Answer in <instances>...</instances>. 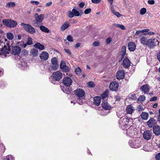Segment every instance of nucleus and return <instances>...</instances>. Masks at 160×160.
Masks as SVG:
<instances>
[{
    "label": "nucleus",
    "instance_id": "f257e3e1",
    "mask_svg": "<svg viewBox=\"0 0 160 160\" xmlns=\"http://www.w3.org/2000/svg\"><path fill=\"white\" fill-rule=\"evenodd\" d=\"M35 19L32 22V25L35 27H39L44 19V15L43 14L38 15L36 13L34 15Z\"/></svg>",
    "mask_w": 160,
    "mask_h": 160
},
{
    "label": "nucleus",
    "instance_id": "f03ea898",
    "mask_svg": "<svg viewBox=\"0 0 160 160\" xmlns=\"http://www.w3.org/2000/svg\"><path fill=\"white\" fill-rule=\"evenodd\" d=\"M21 25L23 27L24 29L30 34H33L36 32L35 28L29 24H26L22 22Z\"/></svg>",
    "mask_w": 160,
    "mask_h": 160
},
{
    "label": "nucleus",
    "instance_id": "7ed1b4c3",
    "mask_svg": "<svg viewBox=\"0 0 160 160\" xmlns=\"http://www.w3.org/2000/svg\"><path fill=\"white\" fill-rule=\"evenodd\" d=\"M159 42L158 40H156L154 38H151L148 39L146 45L150 49H152L155 47L157 45H159Z\"/></svg>",
    "mask_w": 160,
    "mask_h": 160
},
{
    "label": "nucleus",
    "instance_id": "20e7f679",
    "mask_svg": "<svg viewBox=\"0 0 160 160\" xmlns=\"http://www.w3.org/2000/svg\"><path fill=\"white\" fill-rule=\"evenodd\" d=\"M129 122V120L127 117H124L121 118L119 121L120 125L121 128L124 129H125L124 127L126 128L128 126Z\"/></svg>",
    "mask_w": 160,
    "mask_h": 160
},
{
    "label": "nucleus",
    "instance_id": "39448f33",
    "mask_svg": "<svg viewBox=\"0 0 160 160\" xmlns=\"http://www.w3.org/2000/svg\"><path fill=\"white\" fill-rule=\"evenodd\" d=\"M75 93L79 99H82L85 95L84 91L82 89L78 88L75 91Z\"/></svg>",
    "mask_w": 160,
    "mask_h": 160
},
{
    "label": "nucleus",
    "instance_id": "423d86ee",
    "mask_svg": "<svg viewBox=\"0 0 160 160\" xmlns=\"http://www.w3.org/2000/svg\"><path fill=\"white\" fill-rule=\"evenodd\" d=\"M10 51V48L8 46L5 45L0 51V55L3 54H8Z\"/></svg>",
    "mask_w": 160,
    "mask_h": 160
},
{
    "label": "nucleus",
    "instance_id": "0eeeda50",
    "mask_svg": "<svg viewBox=\"0 0 160 160\" xmlns=\"http://www.w3.org/2000/svg\"><path fill=\"white\" fill-rule=\"evenodd\" d=\"M52 76L56 81H59L62 77V73L59 71H57L53 73Z\"/></svg>",
    "mask_w": 160,
    "mask_h": 160
},
{
    "label": "nucleus",
    "instance_id": "6e6552de",
    "mask_svg": "<svg viewBox=\"0 0 160 160\" xmlns=\"http://www.w3.org/2000/svg\"><path fill=\"white\" fill-rule=\"evenodd\" d=\"M118 84L117 82L115 81L111 82L109 85V88L112 91H116L118 90Z\"/></svg>",
    "mask_w": 160,
    "mask_h": 160
},
{
    "label": "nucleus",
    "instance_id": "1a4fd4ad",
    "mask_svg": "<svg viewBox=\"0 0 160 160\" xmlns=\"http://www.w3.org/2000/svg\"><path fill=\"white\" fill-rule=\"evenodd\" d=\"M147 124L149 128L154 127L157 123L155 119L153 118H151L147 122Z\"/></svg>",
    "mask_w": 160,
    "mask_h": 160
},
{
    "label": "nucleus",
    "instance_id": "9d476101",
    "mask_svg": "<svg viewBox=\"0 0 160 160\" xmlns=\"http://www.w3.org/2000/svg\"><path fill=\"white\" fill-rule=\"evenodd\" d=\"M63 83L65 86L69 87L72 84V80L69 77H65L63 80Z\"/></svg>",
    "mask_w": 160,
    "mask_h": 160
},
{
    "label": "nucleus",
    "instance_id": "9b49d317",
    "mask_svg": "<svg viewBox=\"0 0 160 160\" xmlns=\"http://www.w3.org/2000/svg\"><path fill=\"white\" fill-rule=\"evenodd\" d=\"M18 44H20L19 45L21 46L24 48H25L27 45H30L32 44V39L31 38L28 37L26 43H24L23 42H19Z\"/></svg>",
    "mask_w": 160,
    "mask_h": 160
},
{
    "label": "nucleus",
    "instance_id": "f8f14e48",
    "mask_svg": "<svg viewBox=\"0 0 160 160\" xmlns=\"http://www.w3.org/2000/svg\"><path fill=\"white\" fill-rule=\"evenodd\" d=\"M12 49V53L14 55H18L21 52V48L18 46L13 47Z\"/></svg>",
    "mask_w": 160,
    "mask_h": 160
},
{
    "label": "nucleus",
    "instance_id": "ddd939ff",
    "mask_svg": "<svg viewBox=\"0 0 160 160\" xmlns=\"http://www.w3.org/2000/svg\"><path fill=\"white\" fill-rule=\"evenodd\" d=\"M144 138L146 140H150L152 137V133L151 132L148 130L145 131L143 134Z\"/></svg>",
    "mask_w": 160,
    "mask_h": 160
},
{
    "label": "nucleus",
    "instance_id": "4468645a",
    "mask_svg": "<svg viewBox=\"0 0 160 160\" xmlns=\"http://www.w3.org/2000/svg\"><path fill=\"white\" fill-rule=\"evenodd\" d=\"M117 78L120 80L123 79L125 77V72L123 70H119L118 71L116 75Z\"/></svg>",
    "mask_w": 160,
    "mask_h": 160
},
{
    "label": "nucleus",
    "instance_id": "2eb2a0df",
    "mask_svg": "<svg viewBox=\"0 0 160 160\" xmlns=\"http://www.w3.org/2000/svg\"><path fill=\"white\" fill-rule=\"evenodd\" d=\"M135 132L133 130V127H130L128 129H127V134L130 137H134Z\"/></svg>",
    "mask_w": 160,
    "mask_h": 160
},
{
    "label": "nucleus",
    "instance_id": "dca6fc26",
    "mask_svg": "<svg viewBox=\"0 0 160 160\" xmlns=\"http://www.w3.org/2000/svg\"><path fill=\"white\" fill-rule=\"evenodd\" d=\"M48 54L45 51L42 52L40 55V59L44 61L47 60L48 59Z\"/></svg>",
    "mask_w": 160,
    "mask_h": 160
},
{
    "label": "nucleus",
    "instance_id": "f3484780",
    "mask_svg": "<svg viewBox=\"0 0 160 160\" xmlns=\"http://www.w3.org/2000/svg\"><path fill=\"white\" fill-rule=\"evenodd\" d=\"M122 64L124 68H127L130 66L131 62L128 58H125L123 61Z\"/></svg>",
    "mask_w": 160,
    "mask_h": 160
},
{
    "label": "nucleus",
    "instance_id": "a211bd4d",
    "mask_svg": "<svg viewBox=\"0 0 160 160\" xmlns=\"http://www.w3.org/2000/svg\"><path fill=\"white\" fill-rule=\"evenodd\" d=\"M128 47L129 50L131 52L134 51L136 48V44L132 42H131L128 43Z\"/></svg>",
    "mask_w": 160,
    "mask_h": 160
},
{
    "label": "nucleus",
    "instance_id": "6ab92c4d",
    "mask_svg": "<svg viewBox=\"0 0 160 160\" xmlns=\"http://www.w3.org/2000/svg\"><path fill=\"white\" fill-rule=\"evenodd\" d=\"M135 108L131 104L127 106L126 111L127 113L129 114H132L135 111Z\"/></svg>",
    "mask_w": 160,
    "mask_h": 160
},
{
    "label": "nucleus",
    "instance_id": "aec40b11",
    "mask_svg": "<svg viewBox=\"0 0 160 160\" xmlns=\"http://www.w3.org/2000/svg\"><path fill=\"white\" fill-rule=\"evenodd\" d=\"M149 86L147 84L143 85L140 88L141 90L144 93H148L149 91Z\"/></svg>",
    "mask_w": 160,
    "mask_h": 160
},
{
    "label": "nucleus",
    "instance_id": "412c9836",
    "mask_svg": "<svg viewBox=\"0 0 160 160\" xmlns=\"http://www.w3.org/2000/svg\"><path fill=\"white\" fill-rule=\"evenodd\" d=\"M130 146L132 148H138L140 146L139 143H136L134 141L132 140H130L129 142Z\"/></svg>",
    "mask_w": 160,
    "mask_h": 160
},
{
    "label": "nucleus",
    "instance_id": "4be33fe9",
    "mask_svg": "<svg viewBox=\"0 0 160 160\" xmlns=\"http://www.w3.org/2000/svg\"><path fill=\"white\" fill-rule=\"evenodd\" d=\"M153 133L156 135H160V127L158 125H155L153 128Z\"/></svg>",
    "mask_w": 160,
    "mask_h": 160
},
{
    "label": "nucleus",
    "instance_id": "5701e85b",
    "mask_svg": "<svg viewBox=\"0 0 160 160\" xmlns=\"http://www.w3.org/2000/svg\"><path fill=\"white\" fill-rule=\"evenodd\" d=\"M102 107L106 110H110L111 108L110 106L109 105L107 101L104 100L102 103Z\"/></svg>",
    "mask_w": 160,
    "mask_h": 160
},
{
    "label": "nucleus",
    "instance_id": "b1692460",
    "mask_svg": "<svg viewBox=\"0 0 160 160\" xmlns=\"http://www.w3.org/2000/svg\"><path fill=\"white\" fill-rule=\"evenodd\" d=\"M70 26V23L68 21H66L63 23L61 27V30L64 31L69 28Z\"/></svg>",
    "mask_w": 160,
    "mask_h": 160
},
{
    "label": "nucleus",
    "instance_id": "393cba45",
    "mask_svg": "<svg viewBox=\"0 0 160 160\" xmlns=\"http://www.w3.org/2000/svg\"><path fill=\"white\" fill-rule=\"evenodd\" d=\"M101 98L98 96L95 97L94 98L93 103L94 105L98 106L100 103Z\"/></svg>",
    "mask_w": 160,
    "mask_h": 160
},
{
    "label": "nucleus",
    "instance_id": "a878e982",
    "mask_svg": "<svg viewBox=\"0 0 160 160\" xmlns=\"http://www.w3.org/2000/svg\"><path fill=\"white\" fill-rule=\"evenodd\" d=\"M60 68L62 69L65 70L66 72H68L69 70V68L66 65L65 61H62L60 65Z\"/></svg>",
    "mask_w": 160,
    "mask_h": 160
},
{
    "label": "nucleus",
    "instance_id": "bb28decb",
    "mask_svg": "<svg viewBox=\"0 0 160 160\" xmlns=\"http://www.w3.org/2000/svg\"><path fill=\"white\" fill-rule=\"evenodd\" d=\"M30 53L33 57L37 56L38 54V51L37 49L33 48L31 50Z\"/></svg>",
    "mask_w": 160,
    "mask_h": 160
},
{
    "label": "nucleus",
    "instance_id": "cd10ccee",
    "mask_svg": "<svg viewBox=\"0 0 160 160\" xmlns=\"http://www.w3.org/2000/svg\"><path fill=\"white\" fill-rule=\"evenodd\" d=\"M34 47L41 50L44 49L45 48L43 45L39 42H37L34 45Z\"/></svg>",
    "mask_w": 160,
    "mask_h": 160
},
{
    "label": "nucleus",
    "instance_id": "c85d7f7f",
    "mask_svg": "<svg viewBox=\"0 0 160 160\" xmlns=\"http://www.w3.org/2000/svg\"><path fill=\"white\" fill-rule=\"evenodd\" d=\"M148 39L147 37H142L140 39L141 43L144 45H146Z\"/></svg>",
    "mask_w": 160,
    "mask_h": 160
},
{
    "label": "nucleus",
    "instance_id": "c756f323",
    "mask_svg": "<svg viewBox=\"0 0 160 160\" xmlns=\"http://www.w3.org/2000/svg\"><path fill=\"white\" fill-rule=\"evenodd\" d=\"M17 22L16 21L10 19V22L9 24V28H13L17 25Z\"/></svg>",
    "mask_w": 160,
    "mask_h": 160
},
{
    "label": "nucleus",
    "instance_id": "7c9ffc66",
    "mask_svg": "<svg viewBox=\"0 0 160 160\" xmlns=\"http://www.w3.org/2000/svg\"><path fill=\"white\" fill-rule=\"evenodd\" d=\"M149 114L148 112H143L141 114V118L144 120H147Z\"/></svg>",
    "mask_w": 160,
    "mask_h": 160
},
{
    "label": "nucleus",
    "instance_id": "2f4dec72",
    "mask_svg": "<svg viewBox=\"0 0 160 160\" xmlns=\"http://www.w3.org/2000/svg\"><path fill=\"white\" fill-rule=\"evenodd\" d=\"M126 52V47L125 46H123L122 48V51L121 53V59L123 58L124 57ZM122 60H120L121 61Z\"/></svg>",
    "mask_w": 160,
    "mask_h": 160
},
{
    "label": "nucleus",
    "instance_id": "473e14b6",
    "mask_svg": "<svg viewBox=\"0 0 160 160\" xmlns=\"http://www.w3.org/2000/svg\"><path fill=\"white\" fill-rule=\"evenodd\" d=\"M111 11L112 12L118 17L119 18L121 16V15L118 12H116L115 10L113 8V7H111Z\"/></svg>",
    "mask_w": 160,
    "mask_h": 160
},
{
    "label": "nucleus",
    "instance_id": "72a5a7b5",
    "mask_svg": "<svg viewBox=\"0 0 160 160\" xmlns=\"http://www.w3.org/2000/svg\"><path fill=\"white\" fill-rule=\"evenodd\" d=\"M39 27H40V30L42 32H45L46 33L49 32V30L46 27L42 25H41L40 26H39Z\"/></svg>",
    "mask_w": 160,
    "mask_h": 160
},
{
    "label": "nucleus",
    "instance_id": "f704fd0d",
    "mask_svg": "<svg viewBox=\"0 0 160 160\" xmlns=\"http://www.w3.org/2000/svg\"><path fill=\"white\" fill-rule=\"evenodd\" d=\"M109 92L108 90H106L101 95L100 98L102 99H104L107 98L108 94Z\"/></svg>",
    "mask_w": 160,
    "mask_h": 160
},
{
    "label": "nucleus",
    "instance_id": "c9c22d12",
    "mask_svg": "<svg viewBox=\"0 0 160 160\" xmlns=\"http://www.w3.org/2000/svg\"><path fill=\"white\" fill-rule=\"evenodd\" d=\"M10 22V19H4L3 20L2 22L3 25L6 26L7 27H9V24Z\"/></svg>",
    "mask_w": 160,
    "mask_h": 160
},
{
    "label": "nucleus",
    "instance_id": "e433bc0d",
    "mask_svg": "<svg viewBox=\"0 0 160 160\" xmlns=\"http://www.w3.org/2000/svg\"><path fill=\"white\" fill-rule=\"evenodd\" d=\"M15 3L14 2H10L6 4V7L7 8L14 7L15 6Z\"/></svg>",
    "mask_w": 160,
    "mask_h": 160
},
{
    "label": "nucleus",
    "instance_id": "4c0bfd02",
    "mask_svg": "<svg viewBox=\"0 0 160 160\" xmlns=\"http://www.w3.org/2000/svg\"><path fill=\"white\" fill-rule=\"evenodd\" d=\"M7 38L10 40H12L14 37L13 34L11 32L8 33L7 34Z\"/></svg>",
    "mask_w": 160,
    "mask_h": 160
},
{
    "label": "nucleus",
    "instance_id": "58836bf2",
    "mask_svg": "<svg viewBox=\"0 0 160 160\" xmlns=\"http://www.w3.org/2000/svg\"><path fill=\"white\" fill-rule=\"evenodd\" d=\"M63 91L64 92L67 94H69L71 93V89L69 87H66Z\"/></svg>",
    "mask_w": 160,
    "mask_h": 160
},
{
    "label": "nucleus",
    "instance_id": "ea45409f",
    "mask_svg": "<svg viewBox=\"0 0 160 160\" xmlns=\"http://www.w3.org/2000/svg\"><path fill=\"white\" fill-rule=\"evenodd\" d=\"M26 64L27 63L25 62H21L20 64V65L21 66V68L23 70L25 69L26 67Z\"/></svg>",
    "mask_w": 160,
    "mask_h": 160
},
{
    "label": "nucleus",
    "instance_id": "a19ab883",
    "mask_svg": "<svg viewBox=\"0 0 160 160\" xmlns=\"http://www.w3.org/2000/svg\"><path fill=\"white\" fill-rule=\"evenodd\" d=\"M114 26L119 28H121L122 29L124 30L126 29L125 27L123 25L120 24H114Z\"/></svg>",
    "mask_w": 160,
    "mask_h": 160
},
{
    "label": "nucleus",
    "instance_id": "79ce46f5",
    "mask_svg": "<svg viewBox=\"0 0 160 160\" xmlns=\"http://www.w3.org/2000/svg\"><path fill=\"white\" fill-rule=\"evenodd\" d=\"M72 11L73 12L74 16L75 15L76 16H78L80 15V13L79 12L75 9H73Z\"/></svg>",
    "mask_w": 160,
    "mask_h": 160
},
{
    "label": "nucleus",
    "instance_id": "37998d69",
    "mask_svg": "<svg viewBox=\"0 0 160 160\" xmlns=\"http://www.w3.org/2000/svg\"><path fill=\"white\" fill-rule=\"evenodd\" d=\"M52 64H58L57 58H52L51 60Z\"/></svg>",
    "mask_w": 160,
    "mask_h": 160
},
{
    "label": "nucleus",
    "instance_id": "c03bdc74",
    "mask_svg": "<svg viewBox=\"0 0 160 160\" xmlns=\"http://www.w3.org/2000/svg\"><path fill=\"white\" fill-rule=\"evenodd\" d=\"M51 68H52L54 70H55L56 69H57V68L58 67V64H51Z\"/></svg>",
    "mask_w": 160,
    "mask_h": 160
},
{
    "label": "nucleus",
    "instance_id": "a18cd8bd",
    "mask_svg": "<svg viewBox=\"0 0 160 160\" xmlns=\"http://www.w3.org/2000/svg\"><path fill=\"white\" fill-rule=\"evenodd\" d=\"M129 98L135 100L136 99V97L135 94H130L128 96Z\"/></svg>",
    "mask_w": 160,
    "mask_h": 160
},
{
    "label": "nucleus",
    "instance_id": "49530a36",
    "mask_svg": "<svg viewBox=\"0 0 160 160\" xmlns=\"http://www.w3.org/2000/svg\"><path fill=\"white\" fill-rule=\"evenodd\" d=\"M87 84L88 86L90 87H94L95 86V84L92 81L88 82Z\"/></svg>",
    "mask_w": 160,
    "mask_h": 160
},
{
    "label": "nucleus",
    "instance_id": "de8ad7c7",
    "mask_svg": "<svg viewBox=\"0 0 160 160\" xmlns=\"http://www.w3.org/2000/svg\"><path fill=\"white\" fill-rule=\"evenodd\" d=\"M146 12V9L145 8H143L141 9L140 11V13L141 14L143 15L145 14Z\"/></svg>",
    "mask_w": 160,
    "mask_h": 160
},
{
    "label": "nucleus",
    "instance_id": "09e8293b",
    "mask_svg": "<svg viewBox=\"0 0 160 160\" xmlns=\"http://www.w3.org/2000/svg\"><path fill=\"white\" fill-rule=\"evenodd\" d=\"M68 17L72 18L73 17L74 14L72 12L69 11L68 12Z\"/></svg>",
    "mask_w": 160,
    "mask_h": 160
},
{
    "label": "nucleus",
    "instance_id": "8fccbe9b",
    "mask_svg": "<svg viewBox=\"0 0 160 160\" xmlns=\"http://www.w3.org/2000/svg\"><path fill=\"white\" fill-rule=\"evenodd\" d=\"M67 39L69 41L72 42L73 41V39L71 35H69L67 37Z\"/></svg>",
    "mask_w": 160,
    "mask_h": 160
},
{
    "label": "nucleus",
    "instance_id": "3c124183",
    "mask_svg": "<svg viewBox=\"0 0 160 160\" xmlns=\"http://www.w3.org/2000/svg\"><path fill=\"white\" fill-rule=\"evenodd\" d=\"M145 97L144 95L141 96L138 99V100L140 101H143L145 100Z\"/></svg>",
    "mask_w": 160,
    "mask_h": 160
},
{
    "label": "nucleus",
    "instance_id": "603ef678",
    "mask_svg": "<svg viewBox=\"0 0 160 160\" xmlns=\"http://www.w3.org/2000/svg\"><path fill=\"white\" fill-rule=\"evenodd\" d=\"M75 72L77 74H78L80 73L81 70L80 68H78L75 69Z\"/></svg>",
    "mask_w": 160,
    "mask_h": 160
},
{
    "label": "nucleus",
    "instance_id": "864d4df0",
    "mask_svg": "<svg viewBox=\"0 0 160 160\" xmlns=\"http://www.w3.org/2000/svg\"><path fill=\"white\" fill-rule=\"evenodd\" d=\"M91 9L90 8H88V9H86L85 10L84 12L85 14H88L89 13H90L91 12Z\"/></svg>",
    "mask_w": 160,
    "mask_h": 160
},
{
    "label": "nucleus",
    "instance_id": "5fc2aeb1",
    "mask_svg": "<svg viewBox=\"0 0 160 160\" xmlns=\"http://www.w3.org/2000/svg\"><path fill=\"white\" fill-rule=\"evenodd\" d=\"M64 51L67 52L68 54L70 56L71 55V53L70 51L68 49H64Z\"/></svg>",
    "mask_w": 160,
    "mask_h": 160
},
{
    "label": "nucleus",
    "instance_id": "6e6d98bb",
    "mask_svg": "<svg viewBox=\"0 0 160 160\" xmlns=\"http://www.w3.org/2000/svg\"><path fill=\"white\" fill-rule=\"evenodd\" d=\"M155 158L156 160H160V153L156 155Z\"/></svg>",
    "mask_w": 160,
    "mask_h": 160
},
{
    "label": "nucleus",
    "instance_id": "4d7b16f0",
    "mask_svg": "<svg viewBox=\"0 0 160 160\" xmlns=\"http://www.w3.org/2000/svg\"><path fill=\"white\" fill-rule=\"evenodd\" d=\"M30 2L32 4H35L36 5H38L39 3V2H38L34 1H31Z\"/></svg>",
    "mask_w": 160,
    "mask_h": 160
},
{
    "label": "nucleus",
    "instance_id": "13d9d810",
    "mask_svg": "<svg viewBox=\"0 0 160 160\" xmlns=\"http://www.w3.org/2000/svg\"><path fill=\"white\" fill-rule=\"evenodd\" d=\"M157 97H154L152 98H151L150 101H156L157 99Z\"/></svg>",
    "mask_w": 160,
    "mask_h": 160
},
{
    "label": "nucleus",
    "instance_id": "bf43d9fd",
    "mask_svg": "<svg viewBox=\"0 0 160 160\" xmlns=\"http://www.w3.org/2000/svg\"><path fill=\"white\" fill-rule=\"evenodd\" d=\"M82 99H79V98L78 99L77 102L80 105H82L83 103V101L81 100Z\"/></svg>",
    "mask_w": 160,
    "mask_h": 160
},
{
    "label": "nucleus",
    "instance_id": "052dcab7",
    "mask_svg": "<svg viewBox=\"0 0 160 160\" xmlns=\"http://www.w3.org/2000/svg\"><path fill=\"white\" fill-rule=\"evenodd\" d=\"M111 41V39L110 38H107L106 40V42L107 44H109Z\"/></svg>",
    "mask_w": 160,
    "mask_h": 160
},
{
    "label": "nucleus",
    "instance_id": "680f3d73",
    "mask_svg": "<svg viewBox=\"0 0 160 160\" xmlns=\"http://www.w3.org/2000/svg\"><path fill=\"white\" fill-rule=\"evenodd\" d=\"M92 44L94 46H97L99 45V43L97 42H94Z\"/></svg>",
    "mask_w": 160,
    "mask_h": 160
},
{
    "label": "nucleus",
    "instance_id": "e2e57ef3",
    "mask_svg": "<svg viewBox=\"0 0 160 160\" xmlns=\"http://www.w3.org/2000/svg\"><path fill=\"white\" fill-rule=\"evenodd\" d=\"M148 3L150 4H153L155 2L153 0H149L148 1Z\"/></svg>",
    "mask_w": 160,
    "mask_h": 160
},
{
    "label": "nucleus",
    "instance_id": "0e129e2a",
    "mask_svg": "<svg viewBox=\"0 0 160 160\" xmlns=\"http://www.w3.org/2000/svg\"><path fill=\"white\" fill-rule=\"evenodd\" d=\"M91 1L92 2L94 3H98L100 1V0H91Z\"/></svg>",
    "mask_w": 160,
    "mask_h": 160
},
{
    "label": "nucleus",
    "instance_id": "69168bd1",
    "mask_svg": "<svg viewBox=\"0 0 160 160\" xmlns=\"http://www.w3.org/2000/svg\"><path fill=\"white\" fill-rule=\"evenodd\" d=\"M108 2H109L111 5V7H113V6L112 4L113 0H108Z\"/></svg>",
    "mask_w": 160,
    "mask_h": 160
},
{
    "label": "nucleus",
    "instance_id": "338daca9",
    "mask_svg": "<svg viewBox=\"0 0 160 160\" xmlns=\"http://www.w3.org/2000/svg\"><path fill=\"white\" fill-rule=\"evenodd\" d=\"M84 3L83 2H81L79 4V6L80 7L82 8L84 6Z\"/></svg>",
    "mask_w": 160,
    "mask_h": 160
},
{
    "label": "nucleus",
    "instance_id": "774afa93",
    "mask_svg": "<svg viewBox=\"0 0 160 160\" xmlns=\"http://www.w3.org/2000/svg\"><path fill=\"white\" fill-rule=\"evenodd\" d=\"M141 33H142L141 30L138 31L136 32L135 33V35L138 36Z\"/></svg>",
    "mask_w": 160,
    "mask_h": 160
}]
</instances>
